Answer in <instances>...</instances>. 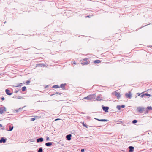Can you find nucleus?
<instances>
[{
    "label": "nucleus",
    "instance_id": "1",
    "mask_svg": "<svg viewBox=\"0 0 152 152\" xmlns=\"http://www.w3.org/2000/svg\"><path fill=\"white\" fill-rule=\"evenodd\" d=\"M95 95L94 94L90 95L88 96L87 97H84L83 99H87L88 100H91L94 99L95 98Z\"/></svg>",
    "mask_w": 152,
    "mask_h": 152
},
{
    "label": "nucleus",
    "instance_id": "2",
    "mask_svg": "<svg viewBox=\"0 0 152 152\" xmlns=\"http://www.w3.org/2000/svg\"><path fill=\"white\" fill-rule=\"evenodd\" d=\"M6 108L4 107L3 106L2 107H0V114H2L4 112L6 111Z\"/></svg>",
    "mask_w": 152,
    "mask_h": 152
},
{
    "label": "nucleus",
    "instance_id": "3",
    "mask_svg": "<svg viewBox=\"0 0 152 152\" xmlns=\"http://www.w3.org/2000/svg\"><path fill=\"white\" fill-rule=\"evenodd\" d=\"M112 94L113 95H115L116 96L118 99L119 98L121 97L120 93L116 91L113 92Z\"/></svg>",
    "mask_w": 152,
    "mask_h": 152
},
{
    "label": "nucleus",
    "instance_id": "4",
    "mask_svg": "<svg viewBox=\"0 0 152 152\" xmlns=\"http://www.w3.org/2000/svg\"><path fill=\"white\" fill-rule=\"evenodd\" d=\"M7 141L6 138L3 137H1V139H0V143H4L6 142Z\"/></svg>",
    "mask_w": 152,
    "mask_h": 152
},
{
    "label": "nucleus",
    "instance_id": "5",
    "mask_svg": "<svg viewBox=\"0 0 152 152\" xmlns=\"http://www.w3.org/2000/svg\"><path fill=\"white\" fill-rule=\"evenodd\" d=\"M5 91L6 94L9 96H10L12 94V93L10 92V90L8 89H5Z\"/></svg>",
    "mask_w": 152,
    "mask_h": 152
},
{
    "label": "nucleus",
    "instance_id": "6",
    "mask_svg": "<svg viewBox=\"0 0 152 152\" xmlns=\"http://www.w3.org/2000/svg\"><path fill=\"white\" fill-rule=\"evenodd\" d=\"M102 109L105 112H108V110L109 109V108L107 106H104L103 105L102 106Z\"/></svg>",
    "mask_w": 152,
    "mask_h": 152
},
{
    "label": "nucleus",
    "instance_id": "7",
    "mask_svg": "<svg viewBox=\"0 0 152 152\" xmlns=\"http://www.w3.org/2000/svg\"><path fill=\"white\" fill-rule=\"evenodd\" d=\"M144 109L143 107H139L137 108L138 111L142 113H143V111L144 110Z\"/></svg>",
    "mask_w": 152,
    "mask_h": 152
},
{
    "label": "nucleus",
    "instance_id": "8",
    "mask_svg": "<svg viewBox=\"0 0 152 152\" xmlns=\"http://www.w3.org/2000/svg\"><path fill=\"white\" fill-rule=\"evenodd\" d=\"M43 141L44 139L42 137H40L36 139V141L38 143H39L40 142H42Z\"/></svg>",
    "mask_w": 152,
    "mask_h": 152
},
{
    "label": "nucleus",
    "instance_id": "9",
    "mask_svg": "<svg viewBox=\"0 0 152 152\" xmlns=\"http://www.w3.org/2000/svg\"><path fill=\"white\" fill-rule=\"evenodd\" d=\"M45 66L44 64L43 63H39L37 64L36 65V67H44Z\"/></svg>",
    "mask_w": 152,
    "mask_h": 152
},
{
    "label": "nucleus",
    "instance_id": "10",
    "mask_svg": "<svg viewBox=\"0 0 152 152\" xmlns=\"http://www.w3.org/2000/svg\"><path fill=\"white\" fill-rule=\"evenodd\" d=\"M129 152H133L134 149V147L133 146H130L129 147Z\"/></svg>",
    "mask_w": 152,
    "mask_h": 152
},
{
    "label": "nucleus",
    "instance_id": "11",
    "mask_svg": "<svg viewBox=\"0 0 152 152\" xmlns=\"http://www.w3.org/2000/svg\"><path fill=\"white\" fill-rule=\"evenodd\" d=\"M125 96H126V97L127 98H131V93L130 92H129V93H126L125 94Z\"/></svg>",
    "mask_w": 152,
    "mask_h": 152
},
{
    "label": "nucleus",
    "instance_id": "12",
    "mask_svg": "<svg viewBox=\"0 0 152 152\" xmlns=\"http://www.w3.org/2000/svg\"><path fill=\"white\" fill-rule=\"evenodd\" d=\"M71 134H69L66 136V138L68 140H70L71 139Z\"/></svg>",
    "mask_w": 152,
    "mask_h": 152
},
{
    "label": "nucleus",
    "instance_id": "13",
    "mask_svg": "<svg viewBox=\"0 0 152 152\" xmlns=\"http://www.w3.org/2000/svg\"><path fill=\"white\" fill-rule=\"evenodd\" d=\"M102 96L101 95H99L96 99V100L100 101L102 100Z\"/></svg>",
    "mask_w": 152,
    "mask_h": 152
},
{
    "label": "nucleus",
    "instance_id": "14",
    "mask_svg": "<svg viewBox=\"0 0 152 152\" xmlns=\"http://www.w3.org/2000/svg\"><path fill=\"white\" fill-rule=\"evenodd\" d=\"M89 64V62L88 61H82V64L83 65H87Z\"/></svg>",
    "mask_w": 152,
    "mask_h": 152
},
{
    "label": "nucleus",
    "instance_id": "15",
    "mask_svg": "<svg viewBox=\"0 0 152 152\" xmlns=\"http://www.w3.org/2000/svg\"><path fill=\"white\" fill-rule=\"evenodd\" d=\"M66 84H61L60 85V87L62 88L63 89H65V86L66 85Z\"/></svg>",
    "mask_w": 152,
    "mask_h": 152
},
{
    "label": "nucleus",
    "instance_id": "16",
    "mask_svg": "<svg viewBox=\"0 0 152 152\" xmlns=\"http://www.w3.org/2000/svg\"><path fill=\"white\" fill-rule=\"evenodd\" d=\"M26 90V86H23L22 87L21 90V92H23L25 91Z\"/></svg>",
    "mask_w": 152,
    "mask_h": 152
},
{
    "label": "nucleus",
    "instance_id": "17",
    "mask_svg": "<svg viewBox=\"0 0 152 152\" xmlns=\"http://www.w3.org/2000/svg\"><path fill=\"white\" fill-rule=\"evenodd\" d=\"M23 86V84L22 83H20L18 85V86H13L15 87H18L19 86Z\"/></svg>",
    "mask_w": 152,
    "mask_h": 152
},
{
    "label": "nucleus",
    "instance_id": "18",
    "mask_svg": "<svg viewBox=\"0 0 152 152\" xmlns=\"http://www.w3.org/2000/svg\"><path fill=\"white\" fill-rule=\"evenodd\" d=\"M38 152H43V148L42 147H40L39 150L38 151Z\"/></svg>",
    "mask_w": 152,
    "mask_h": 152
},
{
    "label": "nucleus",
    "instance_id": "19",
    "mask_svg": "<svg viewBox=\"0 0 152 152\" xmlns=\"http://www.w3.org/2000/svg\"><path fill=\"white\" fill-rule=\"evenodd\" d=\"M59 86L57 85H55L54 86H53L52 87V88H59Z\"/></svg>",
    "mask_w": 152,
    "mask_h": 152
},
{
    "label": "nucleus",
    "instance_id": "20",
    "mask_svg": "<svg viewBox=\"0 0 152 152\" xmlns=\"http://www.w3.org/2000/svg\"><path fill=\"white\" fill-rule=\"evenodd\" d=\"M13 127H14L13 126H10V127L9 129V130H8V131H12L13 129Z\"/></svg>",
    "mask_w": 152,
    "mask_h": 152
},
{
    "label": "nucleus",
    "instance_id": "21",
    "mask_svg": "<svg viewBox=\"0 0 152 152\" xmlns=\"http://www.w3.org/2000/svg\"><path fill=\"white\" fill-rule=\"evenodd\" d=\"M94 62L95 63H99L100 62V60H95L94 61Z\"/></svg>",
    "mask_w": 152,
    "mask_h": 152
},
{
    "label": "nucleus",
    "instance_id": "22",
    "mask_svg": "<svg viewBox=\"0 0 152 152\" xmlns=\"http://www.w3.org/2000/svg\"><path fill=\"white\" fill-rule=\"evenodd\" d=\"M13 112L14 113H17V112H19V110H18V109H15V110H13Z\"/></svg>",
    "mask_w": 152,
    "mask_h": 152
},
{
    "label": "nucleus",
    "instance_id": "23",
    "mask_svg": "<svg viewBox=\"0 0 152 152\" xmlns=\"http://www.w3.org/2000/svg\"><path fill=\"white\" fill-rule=\"evenodd\" d=\"M26 106H25L22 108H18V110H19V112H21L22 110L23 109V108L26 107Z\"/></svg>",
    "mask_w": 152,
    "mask_h": 152
},
{
    "label": "nucleus",
    "instance_id": "24",
    "mask_svg": "<svg viewBox=\"0 0 152 152\" xmlns=\"http://www.w3.org/2000/svg\"><path fill=\"white\" fill-rule=\"evenodd\" d=\"M109 121L107 119H100V121Z\"/></svg>",
    "mask_w": 152,
    "mask_h": 152
},
{
    "label": "nucleus",
    "instance_id": "25",
    "mask_svg": "<svg viewBox=\"0 0 152 152\" xmlns=\"http://www.w3.org/2000/svg\"><path fill=\"white\" fill-rule=\"evenodd\" d=\"M147 108V110H152V107L151 106H148Z\"/></svg>",
    "mask_w": 152,
    "mask_h": 152
},
{
    "label": "nucleus",
    "instance_id": "26",
    "mask_svg": "<svg viewBox=\"0 0 152 152\" xmlns=\"http://www.w3.org/2000/svg\"><path fill=\"white\" fill-rule=\"evenodd\" d=\"M137 121L136 120H133L132 121V123L134 124H135L136 123H137Z\"/></svg>",
    "mask_w": 152,
    "mask_h": 152
},
{
    "label": "nucleus",
    "instance_id": "27",
    "mask_svg": "<svg viewBox=\"0 0 152 152\" xmlns=\"http://www.w3.org/2000/svg\"><path fill=\"white\" fill-rule=\"evenodd\" d=\"M19 91H20L21 92V90L18 89V90H16L15 91L14 93H18Z\"/></svg>",
    "mask_w": 152,
    "mask_h": 152
},
{
    "label": "nucleus",
    "instance_id": "28",
    "mask_svg": "<svg viewBox=\"0 0 152 152\" xmlns=\"http://www.w3.org/2000/svg\"><path fill=\"white\" fill-rule=\"evenodd\" d=\"M52 144V142H48V146H51Z\"/></svg>",
    "mask_w": 152,
    "mask_h": 152
},
{
    "label": "nucleus",
    "instance_id": "29",
    "mask_svg": "<svg viewBox=\"0 0 152 152\" xmlns=\"http://www.w3.org/2000/svg\"><path fill=\"white\" fill-rule=\"evenodd\" d=\"M12 30H9L8 31V34H12Z\"/></svg>",
    "mask_w": 152,
    "mask_h": 152
},
{
    "label": "nucleus",
    "instance_id": "30",
    "mask_svg": "<svg viewBox=\"0 0 152 152\" xmlns=\"http://www.w3.org/2000/svg\"><path fill=\"white\" fill-rule=\"evenodd\" d=\"M145 96L144 94H139V96H140L141 97H143Z\"/></svg>",
    "mask_w": 152,
    "mask_h": 152
},
{
    "label": "nucleus",
    "instance_id": "31",
    "mask_svg": "<svg viewBox=\"0 0 152 152\" xmlns=\"http://www.w3.org/2000/svg\"><path fill=\"white\" fill-rule=\"evenodd\" d=\"M116 108L118 110H120L121 109V107L120 105H117L116 107Z\"/></svg>",
    "mask_w": 152,
    "mask_h": 152
},
{
    "label": "nucleus",
    "instance_id": "32",
    "mask_svg": "<svg viewBox=\"0 0 152 152\" xmlns=\"http://www.w3.org/2000/svg\"><path fill=\"white\" fill-rule=\"evenodd\" d=\"M149 110H147V108L146 109V110H145V114H147V113H148Z\"/></svg>",
    "mask_w": 152,
    "mask_h": 152
},
{
    "label": "nucleus",
    "instance_id": "33",
    "mask_svg": "<svg viewBox=\"0 0 152 152\" xmlns=\"http://www.w3.org/2000/svg\"><path fill=\"white\" fill-rule=\"evenodd\" d=\"M149 110H147V108L146 109V110H145V114H147V113H148Z\"/></svg>",
    "mask_w": 152,
    "mask_h": 152
},
{
    "label": "nucleus",
    "instance_id": "34",
    "mask_svg": "<svg viewBox=\"0 0 152 152\" xmlns=\"http://www.w3.org/2000/svg\"><path fill=\"white\" fill-rule=\"evenodd\" d=\"M30 80H27L26 82V83L27 85H28L30 83Z\"/></svg>",
    "mask_w": 152,
    "mask_h": 152
},
{
    "label": "nucleus",
    "instance_id": "35",
    "mask_svg": "<svg viewBox=\"0 0 152 152\" xmlns=\"http://www.w3.org/2000/svg\"><path fill=\"white\" fill-rule=\"evenodd\" d=\"M83 125L84 127L87 128V126L86 125V124H84L83 122Z\"/></svg>",
    "mask_w": 152,
    "mask_h": 152
},
{
    "label": "nucleus",
    "instance_id": "36",
    "mask_svg": "<svg viewBox=\"0 0 152 152\" xmlns=\"http://www.w3.org/2000/svg\"><path fill=\"white\" fill-rule=\"evenodd\" d=\"M29 140L31 142H33L34 141V139H30Z\"/></svg>",
    "mask_w": 152,
    "mask_h": 152
},
{
    "label": "nucleus",
    "instance_id": "37",
    "mask_svg": "<svg viewBox=\"0 0 152 152\" xmlns=\"http://www.w3.org/2000/svg\"><path fill=\"white\" fill-rule=\"evenodd\" d=\"M35 120V118H32L31 119V121H34Z\"/></svg>",
    "mask_w": 152,
    "mask_h": 152
},
{
    "label": "nucleus",
    "instance_id": "38",
    "mask_svg": "<svg viewBox=\"0 0 152 152\" xmlns=\"http://www.w3.org/2000/svg\"><path fill=\"white\" fill-rule=\"evenodd\" d=\"M145 94V96H150V95L148 93H145V94Z\"/></svg>",
    "mask_w": 152,
    "mask_h": 152
},
{
    "label": "nucleus",
    "instance_id": "39",
    "mask_svg": "<svg viewBox=\"0 0 152 152\" xmlns=\"http://www.w3.org/2000/svg\"><path fill=\"white\" fill-rule=\"evenodd\" d=\"M88 59H87V58H85V59H84L83 60V61H88Z\"/></svg>",
    "mask_w": 152,
    "mask_h": 152
},
{
    "label": "nucleus",
    "instance_id": "40",
    "mask_svg": "<svg viewBox=\"0 0 152 152\" xmlns=\"http://www.w3.org/2000/svg\"><path fill=\"white\" fill-rule=\"evenodd\" d=\"M56 94H59V95H61V94H62V93H59V92H56Z\"/></svg>",
    "mask_w": 152,
    "mask_h": 152
},
{
    "label": "nucleus",
    "instance_id": "41",
    "mask_svg": "<svg viewBox=\"0 0 152 152\" xmlns=\"http://www.w3.org/2000/svg\"><path fill=\"white\" fill-rule=\"evenodd\" d=\"M121 107H122V108H124L125 107V106L124 105H122L121 106Z\"/></svg>",
    "mask_w": 152,
    "mask_h": 152
},
{
    "label": "nucleus",
    "instance_id": "42",
    "mask_svg": "<svg viewBox=\"0 0 152 152\" xmlns=\"http://www.w3.org/2000/svg\"><path fill=\"white\" fill-rule=\"evenodd\" d=\"M22 98V97L21 96H19L18 97H17V99H21Z\"/></svg>",
    "mask_w": 152,
    "mask_h": 152
},
{
    "label": "nucleus",
    "instance_id": "43",
    "mask_svg": "<svg viewBox=\"0 0 152 152\" xmlns=\"http://www.w3.org/2000/svg\"><path fill=\"white\" fill-rule=\"evenodd\" d=\"M4 99H5V98L4 97H2L1 98V99L2 101H3V100H4Z\"/></svg>",
    "mask_w": 152,
    "mask_h": 152
},
{
    "label": "nucleus",
    "instance_id": "44",
    "mask_svg": "<svg viewBox=\"0 0 152 152\" xmlns=\"http://www.w3.org/2000/svg\"><path fill=\"white\" fill-rule=\"evenodd\" d=\"M84 149H81V152H84Z\"/></svg>",
    "mask_w": 152,
    "mask_h": 152
},
{
    "label": "nucleus",
    "instance_id": "45",
    "mask_svg": "<svg viewBox=\"0 0 152 152\" xmlns=\"http://www.w3.org/2000/svg\"><path fill=\"white\" fill-rule=\"evenodd\" d=\"M95 119L97 120L98 121H100V119L98 118H95Z\"/></svg>",
    "mask_w": 152,
    "mask_h": 152
},
{
    "label": "nucleus",
    "instance_id": "46",
    "mask_svg": "<svg viewBox=\"0 0 152 152\" xmlns=\"http://www.w3.org/2000/svg\"><path fill=\"white\" fill-rule=\"evenodd\" d=\"M13 97L14 98H17V97L16 96H13Z\"/></svg>",
    "mask_w": 152,
    "mask_h": 152
},
{
    "label": "nucleus",
    "instance_id": "47",
    "mask_svg": "<svg viewBox=\"0 0 152 152\" xmlns=\"http://www.w3.org/2000/svg\"><path fill=\"white\" fill-rule=\"evenodd\" d=\"M45 145L46 146H48V142H47L45 143Z\"/></svg>",
    "mask_w": 152,
    "mask_h": 152
},
{
    "label": "nucleus",
    "instance_id": "48",
    "mask_svg": "<svg viewBox=\"0 0 152 152\" xmlns=\"http://www.w3.org/2000/svg\"><path fill=\"white\" fill-rule=\"evenodd\" d=\"M72 64H76V62L75 61L73 62V63Z\"/></svg>",
    "mask_w": 152,
    "mask_h": 152
},
{
    "label": "nucleus",
    "instance_id": "49",
    "mask_svg": "<svg viewBox=\"0 0 152 152\" xmlns=\"http://www.w3.org/2000/svg\"><path fill=\"white\" fill-rule=\"evenodd\" d=\"M46 140L47 141H48V136H46Z\"/></svg>",
    "mask_w": 152,
    "mask_h": 152
},
{
    "label": "nucleus",
    "instance_id": "50",
    "mask_svg": "<svg viewBox=\"0 0 152 152\" xmlns=\"http://www.w3.org/2000/svg\"><path fill=\"white\" fill-rule=\"evenodd\" d=\"M2 125L1 124H0V127H2Z\"/></svg>",
    "mask_w": 152,
    "mask_h": 152
},
{
    "label": "nucleus",
    "instance_id": "51",
    "mask_svg": "<svg viewBox=\"0 0 152 152\" xmlns=\"http://www.w3.org/2000/svg\"><path fill=\"white\" fill-rule=\"evenodd\" d=\"M45 88H48V85L46 86Z\"/></svg>",
    "mask_w": 152,
    "mask_h": 152
},
{
    "label": "nucleus",
    "instance_id": "52",
    "mask_svg": "<svg viewBox=\"0 0 152 152\" xmlns=\"http://www.w3.org/2000/svg\"><path fill=\"white\" fill-rule=\"evenodd\" d=\"M18 84H16V85H15V86H18Z\"/></svg>",
    "mask_w": 152,
    "mask_h": 152
},
{
    "label": "nucleus",
    "instance_id": "53",
    "mask_svg": "<svg viewBox=\"0 0 152 152\" xmlns=\"http://www.w3.org/2000/svg\"><path fill=\"white\" fill-rule=\"evenodd\" d=\"M59 119H56L55 120V121H57V120H58Z\"/></svg>",
    "mask_w": 152,
    "mask_h": 152
},
{
    "label": "nucleus",
    "instance_id": "54",
    "mask_svg": "<svg viewBox=\"0 0 152 152\" xmlns=\"http://www.w3.org/2000/svg\"><path fill=\"white\" fill-rule=\"evenodd\" d=\"M6 22L5 21L4 22V23L5 24L6 23Z\"/></svg>",
    "mask_w": 152,
    "mask_h": 152
},
{
    "label": "nucleus",
    "instance_id": "55",
    "mask_svg": "<svg viewBox=\"0 0 152 152\" xmlns=\"http://www.w3.org/2000/svg\"><path fill=\"white\" fill-rule=\"evenodd\" d=\"M86 17H89V18H90V16H87Z\"/></svg>",
    "mask_w": 152,
    "mask_h": 152
},
{
    "label": "nucleus",
    "instance_id": "56",
    "mask_svg": "<svg viewBox=\"0 0 152 152\" xmlns=\"http://www.w3.org/2000/svg\"><path fill=\"white\" fill-rule=\"evenodd\" d=\"M54 94H53L52 95H51V96L52 95H54Z\"/></svg>",
    "mask_w": 152,
    "mask_h": 152
},
{
    "label": "nucleus",
    "instance_id": "57",
    "mask_svg": "<svg viewBox=\"0 0 152 152\" xmlns=\"http://www.w3.org/2000/svg\"><path fill=\"white\" fill-rule=\"evenodd\" d=\"M48 140H49V138L48 137Z\"/></svg>",
    "mask_w": 152,
    "mask_h": 152
}]
</instances>
